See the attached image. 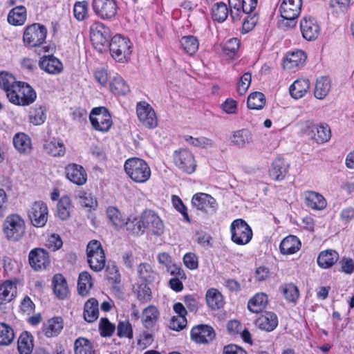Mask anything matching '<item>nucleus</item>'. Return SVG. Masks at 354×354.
<instances>
[{"label":"nucleus","mask_w":354,"mask_h":354,"mask_svg":"<svg viewBox=\"0 0 354 354\" xmlns=\"http://www.w3.org/2000/svg\"><path fill=\"white\" fill-rule=\"evenodd\" d=\"M124 170L129 178L137 183H145L151 177V169L148 164L138 158L127 159L124 162Z\"/></svg>","instance_id":"1"},{"label":"nucleus","mask_w":354,"mask_h":354,"mask_svg":"<svg viewBox=\"0 0 354 354\" xmlns=\"http://www.w3.org/2000/svg\"><path fill=\"white\" fill-rule=\"evenodd\" d=\"M301 131L317 143L328 142L331 137L329 126L325 123H315L313 120H305L299 124Z\"/></svg>","instance_id":"2"},{"label":"nucleus","mask_w":354,"mask_h":354,"mask_svg":"<svg viewBox=\"0 0 354 354\" xmlns=\"http://www.w3.org/2000/svg\"><path fill=\"white\" fill-rule=\"evenodd\" d=\"M8 98L15 105L28 106L35 101L37 94L28 84L19 82L12 92L9 93Z\"/></svg>","instance_id":"3"},{"label":"nucleus","mask_w":354,"mask_h":354,"mask_svg":"<svg viewBox=\"0 0 354 354\" xmlns=\"http://www.w3.org/2000/svg\"><path fill=\"white\" fill-rule=\"evenodd\" d=\"M3 230L8 240L14 242L18 241L25 234V221L18 214H11L5 219Z\"/></svg>","instance_id":"4"},{"label":"nucleus","mask_w":354,"mask_h":354,"mask_svg":"<svg viewBox=\"0 0 354 354\" xmlns=\"http://www.w3.org/2000/svg\"><path fill=\"white\" fill-rule=\"evenodd\" d=\"M302 0H283L279 12L283 18L282 24L288 28L295 26L297 19L300 15Z\"/></svg>","instance_id":"5"},{"label":"nucleus","mask_w":354,"mask_h":354,"mask_svg":"<svg viewBox=\"0 0 354 354\" xmlns=\"http://www.w3.org/2000/svg\"><path fill=\"white\" fill-rule=\"evenodd\" d=\"M88 263L95 272L101 271L105 266L106 259L104 250L100 241L93 240L86 248Z\"/></svg>","instance_id":"6"},{"label":"nucleus","mask_w":354,"mask_h":354,"mask_svg":"<svg viewBox=\"0 0 354 354\" xmlns=\"http://www.w3.org/2000/svg\"><path fill=\"white\" fill-rule=\"evenodd\" d=\"M89 120L92 127L101 132L108 131L112 126V120L108 110L103 106L96 107L92 109Z\"/></svg>","instance_id":"7"},{"label":"nucleus","mask_w":354,"mask_h":354,"mask_svg":"<svg viewBox=\"0 0 354 354\" xmlns=\"http://www.w3.org/2000/svg\"><path fill=\"white\" fill-rule=\"evenodd\" d=\"M232 240L238 245L248 243L252 237V231L243 219L234 221L230 226Z\"/></svg>","instance_id":"8"},{"label":"nucleus","mask_w":354,"mask_h":354,"mask_svg":"<svg viewBox=\"0 0 354 354\" xmlns=\"http://www.w3.org/2000/svg\"><path fill=\"white\" fill-rule=\"evenodd\" d=\"M142 223L145 231L147 230L156 236H161L165 232V225L160 217L153 210L147 209L142 212Z\"/></svg>","instance_id":"9"},{"label":"nucleus","mask_w":354,"mask_h":354,"mask_svg":"<svg viewBox=\"0 0 354 354\" xmlns=\"http://www.w3.org/2000/svg\"><path fill=\"white\" fill-rule=\"evenodd\" d=\"M47 35L45 26L35 23L28 26L24 32L23 40L25 43L32 44H44Z\"/></svg>","instance_id":"10"},{"label":"nucleus","mask_w":354,"mask_h":354,"mask_svg":"<svg viewBox=\"0 0 354 354\" xmlns=\"http://www.w3.org/2000/svg\"><path fill=\"white\" fill-rule=\"evenodd\" d=\"M92 8L95 14L102 19H111L118 11L115 0H93Z\"/></svg>","instance_id":"11"},{"label":"nucleus","mask_w":354,"mask_h":354,"mask_svg":"<svg viewBox=\"0 0 354 354\" xmlns=\"http://www.w3.org/2000/svg\"><path fill=\"white\" fill-rule=\"evenodd\" d=\"M48 209L46 204L42 201H36L28 211V217L33 226L44 227L48 220Z\"/></svg>","instance_id":"12"},{"label":"nucleus","mask_w":354,"mask_h":354,"mask_svg":"<svg viewBox=\"0 0 354 354\" xmlns=\"http://www.w3.org/2000/svg\"><path fill=\"white\" fill-rule=\"evenodd\" d=\"M174 162L181 171L192 174L196 167L193 154L188 150L181 149L174 153Z\"/></svg>","instance_id":"13"},{"label":"nucleus","mask_w":354,"mask_h":354,"mask_svg":"<svg viewBox=\"0 0 354 354\" xmlns=\"http://www.w3.org/2000/svg\"><path fill=\"white\" fill-rule=\"evenodd\" d=\"M28 262L30 267L36 271L46 269L50 264L48 253L43 248H34L29 252Z\"/></svg>","instance_id":"14"},{"label":"nucleus","mask_w":354,"mask_h":354,"mask_svg":"<svg viewBox=\"0 0 354 354\" xmlns=\"http://www.w3.org/2000/svg\"><path fill=\"white\" fill-rule=\"evenodd\" d=\"M137 115L139 120L147 128H154L158 124L155 111L152 107L146 103H139L137 105Z\"/></svg>","instance_id":"15"},{"label":"nucleus","mask_w":354,"mask_h":354,"mask_svg":"<svg viewBox=\"0 0 354 354\" xmlns=\"http://www.w3.org/2000/svg\"><path fill=\"white\" fill-rule=\"evenodd\" d=\"M66 178L78 186L86 184L87 181V173L85 169L80 165L70 163L65 167Z\"/></svg>","instance_id":"16"},{"label":"nucleus","mask_w":354,"mask_h":354,"mask_svg":"<svg viewBox=\"0 0 354 354\" xmlns=\"http://www.w3.org/2000/svg\"><path fill=\"white\" fill-rule=\"evenodd\" d=\"M215 332L213 328L206 324H199L192 328L191 338L198 344H207L215 337Z\"/></svg>","instance_id":"17"},{"label":"nucleus","mask_w":354,"mask_h":354,"mask_svg":"<svg viewBox=\"0 0 354 354\" xmlns=\"http://www.w3.org/2000/svg\"><path fill=\"white\" fill-rule=\"evenodd\" d=\"M90 38L92 44H105L111 38V31L103 24L97 22L91 26Z\"/></svg>","instance_id":"18"},{"label":"nucleus","mask_w":354,"mask_h":354,"mask_svg":"<svg viewBox=\"0 0 354 354\" xmlns=\"http://www.w3.org/2000/svg\"><path fill=\"white\" fill-rule=\"evenodd\" d=\"M300 28L303 37L309 41H314L319 35V27L311 17H305L301 20Z\"/></svg>","instance_id":"19"},{"label":"nucleus","mask_w":354,"mask_h":354,"mask_svg":"<svg viewBox=\"0 0 354 354\" xmlns=\"http://www.w3.org/2000/svg\"><path fill=\"white\" fill-rule=\"evenodd\" d=\"M192 204L196 209L204 212H208L209 209L215 211L217 206L216 200L212 196L201 192L193 196Z\"/></svg>","instance_id":"20"},{"label":"nucleus","mask_w":354,"mask_h":354,"mask_svg":"<svg viewBox=\"0 0 354 354\" xmlns=\"http://www.w3.org/2000/svg\"><path fill=\"white\" fill-rule=\"evenodd\" d=\"M39 66L41 69L52 75L59 74L63 71L62 63L53 55L42 56Z\"/></svg>","instance_id":"21"},{"label":"nucleus","mask_w":354,"mask_h":354,"mask_svg":"<svg viewBox=\"0 0 354 354\" xmlns=\"http://www.w3.org/2000/svg\"><path fill=\"white\" fill-rule=\"evenodd\" d=\"M105 47L109 48L111 57L116 62L124 63L131 58V46H105Z\"/></svg>","instance_id":"22"},{"label":"nucleus","mask_w":354,"mask_h":354,"mask_svg":"<svg viewBox=\"0 0 354 354\" xmlns=\"http://www.w3.org/2000/svg\"><path fill=\"white\" fill-rule=\"evenodd\" d=\"M306 55L303 50L292 51L286 55L283 62L284 69L292 70L302 65L306 61Z\"/></svg>","instance_id":"23"},{"label":"nucleus","mask_w":354,"mask_h":354,"mask_svg":"<svg viewBox=\"0 0 354 354\" xmlns=\"http://www.w3.org/2000/svg\"><path fill=\"white\" fill-rule=\"evenodd\" d=\"M232 143L239 148L245 147L253 141V135L250 131L247 129H242L235 131L232 133L230 138Z\"/></svg>","instance_id":"24"},{"label":"nucleus","mask_w":354,"mask_h":354,"mask_svg":"<svg viewBox=\"0 0 354 354\" xmlns=\"http://www.w3.org/2000/svg\"><path fill=\"white\" fill-rule=\"evenodd\" d=\"M257 326L266 331L273 330L278 325L277 315L271 312H266L256 320Z\"/></svg>","instance_id":"25"},{"label":"nucleus","mask_w":354,"mask_h":354,"mask_svg":"<svg viewBox=\"0 0 354 354\" xmlns=\"http://www.w3.org/2000/svg\"><path fill=\"white\" fill-rule=\"evenodd\" d=\"M310 86V81L308 79H298L290 85V94L295 99H300L309 91Z\"/></svg>","instance_id":"26"},{"label":"nucleus","mask_w":354,"mask_h":354,"mask_svg":"<svg viewBox=\"0 0 354 354\" xmlns=\"http://www.w3.org/2000/svg\"><path fill=\"white\" fill-rule=\"evenodd\" d=\"M288 169V165L286 161L281 158H276L272 164L269 170L270 176L274 180H282Z\"/></svg>","instance_id":"27"},{"label":"nucleus","mask_w":354,"mask_h":354,"mask_svg":"<svg viewBox=\"0 0 354 354\" xmlns=\"http://www.w3.org/2000/svg\"><path fill=\"white\" fill-rule=\"evenodd\" d=\"M339 259V254L333 250L322 251L317 257L319 266L324 269L331 268Z\"/></svg>","instance_id":"28"},{"label":"nucleus","mask_w":354,"mask_h":354,"mask_svg":"<svg viewBox=\"0 0 354 354\" xmlns=\"http://www.w3.org/2000/svg\"><path fill=\"white\" fill-rule=\"evenodd\" d=\"M331 89V80L327 76L317 79L314 89V95L318 100H324Z\"/></svg>","instance_id":"29"},{"label":"nucleus","mask_w":354,"mask_h":354,"mask_svg":"<svg viewBox=\"0 0 354 354\" xmlns=\"http://www.w3.org/2000/svg\"><path fill=\"white\" fill-rule=\"evenodd\" d=\"M299 239L293 235H290L282 240L280 243V251L283 254H292L300 249Z\"/></svg>","instance_id":"30"},{"label":"nucleus","mask_w":354,"mask_h":354,"mask_svg":"<svg viewBox=\"0 0 354 354\" xmlns=\"http://www.w3.org/2000/svg\"><path fill=\"white\" fill-rule=\"evenodd\" d=\"M99 304L95 298L89 299L84 305V318L87 322H93L99 317Z\"/></svg>","instance_id":"31"},{"label":"nucleus","mask_w":354,"mask_h":354,"mask_svg":"<svg viewBox=\"0 0 354 354\" xmlns=\"http://www.w3.org/2000/svg\"><path fill=\"white\" fill-rule=\"evenodd\" d=\"M17 295V287L10 281H6L0 285V304L10 301Z\"/></svg>","instance_id":"32"},{"label":"nucleus","mask_w":354,"mask_h":354,"mask_svg":"<svg viewBox=\"0 0 354 354\" xmlns=\"http://www.w3.org/2000/svg\"><path fill=\"white\" fill-rule=\"evenodd\" d=\"M26 9L23 6L12 8L8 13V21L13 26H21L26 20Z\"/></svg>","instance_id":"33"},{"label":"nucleus","mask_w":354,"mask_h":354,"mask_svg":"<svg viewBox=\"0 0 354 354\" xmlns=\"http://www.w3.org/2000/svg\"><path fill=\"white\" fill-rule=\"evenodd\" d=\"M53 290L55 295L59 299H64L68 293V288L66 279L61 274H56L53 279Z\"/></svg>","instance_id":"34"},{"label":"nucleus","mask_w":354,"mask_h":354,"mask_svg":"<svg viewBox=\"0 0 354 354\" xmlns=\"http://www.w3.org/2000/svg\"><path fill=\"white\" fill-rule=\"evenodd\" d=\"M267 304V295L264 293H257L249 300L248 308L252 313H259L266 308Z\"/></svg>","instance_id":"35"},{"label":"nucleus","mask_w":354,"mask_h":354,"mask_svg":"<svg viewBox=\"0 0 354 354\" xmlns=\"http://www.w3.org/2000/svg\"><path fill=\"white\" fill-rule=\"evenodd\" d=\"M13 145L21 153H28L31 149L30 138L24 133H18L13 138Z\"/></svg>","instance_id":"36"},{"label":"nucleus","mask_w":354,"mask_h":354,"mask_svg":"<svg viewBox=\"0 0 354 354\" xmlns=\"http://www.w3.org/2000/svg\"><path fill=\"white\" fill-rule=\"evenodd\" d=\"M307 206L314 209H323L326 206L324 198L317 192H308L306 194Z\"/></svg>","instance_id":"37"},{"label":"nucleus","mask_w":354,"mask_h":354,"mask_svg":"<svg viewBox=\"0 0 354 354\" xmlns=\"http://www.w3.org/2000/svg\"><path fill=\"white\" fill-rule=\"evenodd\" d=\"M158 310L153 306L146 308L142 314V322L146 328H151L158 318Z\"/></svg>","instance_id":"38"},{"label":"nucleus","mask_w":354,"mask_h":354,"mask_svg":"<svg viewBox=\"0 0 354 354\" xmlns=\"http://www.w3.org/2000/svg\"><path fill=\"white\" fill-rule=\"evenodd\" d=\"M44 149L47 153L53 156H62L65 153V146L59 140L53 139L51 141L46 142Z\"/></svg>","instance_id":"39"},{"label":"nucleus","mask_w":354,"mask_h":354,"mask_svg":"<svg viewBox=\"0 0 354 354\" xmlns=\"http://www.w3.org/2000/svg\"><path fill=\"white\" fill-rule=\"evenodd\" d=\"M93 286L91 274L88 272H82L79 274L77 290L80 295H86Z\"/></svg>","instance_id":"40"},{"label":"nucleus","mask_w":354,"mask_h":354,"mask_svg":"<svg viewBox=\"0 0 354 354\" xmlns=\"http://www.w3.org/2000/svg\"><path fill=\"white\" fill-rule=\"evenodd\" d=\"M206 301L208 306L212 310L219 309L223 306V299L220 292L216 289L212 288L207 290Z\"/></svg>","instance_id":"41"},{"label":"nucleus","mask_w":354,"mask_h":354,"mask_svg":"<svg viewBox=\"0 0 354 354\" xmlns=\"http://www.w3.org/2000/svg\"><path fill=\"white\" fill-rule=\"evenodd\" d=\"M46 109L41 105H35L29 112V121L34 125H40L45 122Z\"/></svg>","instance_id":"42"},{"label":"nucleus","mask_w":354,"mask_h":354,"mask_svg":"<svg viewBox=\"0 0 354 354\" xmlns=\"http://www.w3.org/2000/svg\"><path fill=\"white\" fill-rule=\"evenodd\" d=\"M18 83L12 74L5 71L0 72V88L6 93L7 97Z\"/></svg>","instance_id":"43"},{"label":"nucleus","mask_w":354,"mask_h":354,"mask_svg":"<svg viewBox=\"0 0 354 354\" xmlns=\"http://www.w3.org/2000/svg\"><path fill=\"white\" fill-rule=\"evenodd\" d=\"M110 91L115 95H126L130 91L129 86L120 76H115L110 82Z\"/></svg>","instance_id":"44"},{"label":"nucleus","mask_w":354,"mask_h":354,"mask_svg":"<svg viewBox=\"0 0 354 354\" xmlns=\"http://www.w3.org/2000/svg\"><path fill=\"white\" fill-rule=\"evenodd\" d=\"M63 328V321L60 317L53 318L48 321L44 326L45 335L48 337L57 335Z\"/></svg>","instance_id":"45"},{"label":"nucleus","mask_w":354,"mask_h":354,"mask_svg":"<svg viewBox=\"0 0 354 354\" xmlns=\"http://www.w3.org/2000/svg\"><path fill=\"white\" fill-rule=\"evenodd\" d=\"M265 104L266 97L261 92H253L248 97L247 106L250 109L261 110Z\"/></svg>","instance_id":"46"},{"label":"nucleus","mask_w":354,"mask_h":354,"mask_svg":"<svg viewBox=\"0 0 354 354\" xmlns=\"http://www.w3.org/2000/svg\"><path fill=\"white\" fill-rule=\"evenodd\" d=\"M57 214L62 220L68 219L72 209L71 198L68 196H63L57 203Z\"/></svg>","instance_id":"47"},{"label":"nucleus","mask_w":354,"mask_h":354,"mask_svg":"<svg viewBox=\"0 0 354 354\" xmlns=\"http://www.w3.org/2000/svg\"><path fill=\"white\" fill-rule=\"evenodd\" d=\"M75 354H96L91 342L84 337H79L74 343Z\"/></svg>","instance_id":"48"},{"label":"nucleus","mask_w":354,"mask_h":354,"mask_svg":"<svg viewBox=\"0 0 354 354\" xmlns=\"http://www.w3.org/2000/svg\"><path fill=\"white\" fill-rule=\"evenodd\" d=\"M106 215L109 221L115 228H122L125 225V218L116 207H109L106 209Z\"/></svg>","instance_id":"49"},{"label":"nucleus","mask_w":354,"mask_h":354,"mask_svg":"<svg viewBox=\"0 0 354 354\" xmlns=\"http://www.w3.org/2000/svg\"><path fill=\"white\" fill-rule=\"evenodd\" d=\"M127 230L133 234H142L145 232V225L142 223V214L139 217L125 220Z\"/></svg>","instance_id":"50"},{"label":"nucleus","mask_w":354,"mask_h":354,"mask_svg":"<svg viewBox=\"0 0 354 354\" xmlns=\"http://www.w3.org/2000/svg\"><path fill=\"white\" fill-rule=\"evenodd\" d=\"M33 348L32 337L27 333H23L18 339V351L20 354H30Z\"/></svg>","instance_id":"51"},{"label":"nucleus","mask_w":354,"mask_h":354,"mask_svg":"<svg viewBox=\"0 0 354 354\" xmlns=\"http://www.w3.org/2000/svg\"><path fill=\"white\" fill-rule=\"evenodd\" d=\"M212 16L214 21L223 22L228 16L227 5L223 2H218L212 8Z\"/></svg>","instance_id":"52"},{"label":"nucleus","mask_w":354,"mask_h":354,"mask_svg":"<svg viewBox=\"0 0 354 354\" xmlns=\"http://www.w3.org/2000/svg\"><path fill=\"white\" fill-rule=\"evenodd\" d=\"M14 338L13 329L8 324L0 323V345H9L12 343Z\"/></svg>","instance_id":"53"},{"label":"nucleus","mask_w":354,"mask_h":354,"mask_svg":"<svg viewBox=\"0 0 354 354\" xmlns=\"http://www.w3.org/2000/svg\"><path fill=\"white\" fill-rule=\"evenodd\" d=\"M283 297L290 302H295L299 297V290L292 283H285L280 286Z\"/></svg>","instance_id":"54"},{"label":"nucleus","mask_w":354,"mask_h":354,"mask_svg":"<svg viewBox=\"0 0 354 354\" xmlns=\"http://www.w3.org/2000/svg\"><path fill=\"white\" fill-rule=\"evenodd\" d=\"M88 12V3L86 1L77 2L74 5L73 12L75 17L78 21H82L86 18Z\"/></svg>","instance_id":"55"},{"label":"nucleus","mask_w":354,"mask_h":354,"mask_svg":"<svg viewBox=\"0 0 354 354\" xmlns=\"http://www.w3.org/2000/svg\"><path fill=\"white\" fill-rule=\"evenodd\" d=\"M252 75L249 72L245 73L241 77L238 86L237 91L240 95H243L248 91L251 84Z\"/></svg>","instance_id":"56"},{"label":"nucleus","mask_w":354,"mask_h":354,"mask_svg":"<svg viewBox=\"0 0 354 354\" xmlns=\"http://www.w3.org/2000/svg\"><path fill=\"white\" fill-rule=\"evenodd\" d=\"M80 203L86 207H92L96 203L91 194L88 192L80 190L77 193Z\"/></svg>","instance_id":"57"},{"label":"nucleus","mask_w":354,"mask_h":354,"mask_svg":"<svg viewBox=\"0 0 354 354\" xmlns=\"http://www.w3.org/2000/svg\"><path fill=\"white\" fill-rule=\"evenodd\" d=\"M100 334L103 337L111 336L115 330V326L107 318H102L99 324Z\"/></svg>","instance_id":"58"},{"label":"nucleus","mask_w":354,"mask_h":354,"mask_svg":"<svg viewBox=\"0 0 354 354\" xmlns=\"http://www.w3.org/2000/svg\"><path fill=\"white\" fill-rule=\"evenodd\" d=\"M138 299L142 302H147L151 300V291L146 283H142L138 286L136 290Z\"/></svg>","instance_id":"59"},{"label":"nucleus","mask_w":354,"mask_h":354,"mask_svg":"<svg viewBox=\"0 0 354 354\" xmlns=\"http://www.w3.org/2000/svg\"><path fill=\"white\" fill-rule=\"evenodd\" d=\"M107 278L111 283H118L120 279V274L118 269L114 263H109L106 268Z\"/></svg>","instance_id":"60"},{"label":"nucleus","mask_w":354,"mask_h":354,"mask_svg":"<svg viewBox=\"0 0 354 354\" xmlns=\"http://www.w3.org/2000/svg\"><path fill=\"white\" fill-rule=\"evenodd\" d=\"M187 325V319L185 316H174L169 322V328L171 330L179 331Z\"/></svg>","instance_id":"61"},{"label":"nucleus","mask_w":354,"mask_h":354,"mask_svg":"<svg viewBox=\"0 0 354 354\" xmlns=\"http://www.w3.org/2000/svg\"><path fill=\"white\" fill-rule=\"evenodd\" d=\"M118 335L120 337H133L131 326L129 322H120L117 329Z\"/></svg>","instance_id":"62"},{"label":"nucleus","mask_w":354,"mask_h":354,"mask_svg":"<svg viewBox=\"0 0 354 354\" xmlns=\"http://www.w3.org/2000/svg\"><path fill=\"white\" fill-rule=\"evenodd\" d=\"M351 4V0H330V6L336 12H343Z\"/></svg>","instance_id":"63"},{"label":"nucleus","mask_w":354,"mask_h":354,"mask_svg":"<svg viewBox=\"0 0 354 354\" xmlns=\"http://www.w3.org/2000/svg\"><path fill=\"white\" fill-rule=\"evenodd\" d=\"M183 262L185 266L190 270H195L198 266V258L192 252H188L184 255Z\"/></svg>","instance_id":"64"}]
</instances>
